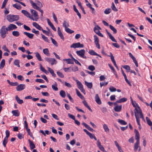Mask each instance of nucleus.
<instances>
[{"instance_id":"obj_1","label":"nucleus","mask_w":152,"mask_h":152,"mask_svg":"<svg viewBox=\"0 0 152 152\" xmlns=\"http://www.w3.org/2000/svg\"><path fill=\"white\" fill-rule=\"evenodd\" d=\"M135 110V111H134V112L136 121L137 124L140 126V118H141L144 121H145V119L142 111L140 109V107H138V109L137 108H136Z\"/></svg>"},{"instance_id":"obj_2","label":"nucleus","mask_w":152,"mask_h":152,"mask_svg":"<svg viewBox=\"0 0 152 152\" xmlns=\"http://www.w3.org/2000/svg\"><path fill=\"white\" fill-rule=\"evenodd\" d=\"M30 12L32 15H30L29 18L33 21H37L39 19V15L37 12L32 9H30Z\"/></svg>"},{"instance_id":"obj_3","label":"nucleus","mask_w":152,"mask_h":152,"mask_svg":"<svg viewBox=\"0 0 152 152\" xmlns=\"http://www.w3.org/2000/svg\"><path fill=\"white\" fill-rule=\"evenodd\" d=\"M19 19V17L18 15H9L7 16V19L10 22H12L14 21H17Z\"/></svg>"},{"instance_id":"obj_4","label":"nucleus","mask_w":152,"mask_h":152,"mask_svg":"<svg viewBox=\"0 0 152 152\" xmlns=\"http://www.w3.org/2000/svg\"><path fill=\"white\" fill-rule=\"evenodd\" d=\"M8 30L5 26H4L2 27L0 29V34L2 38H4L6 37V34L8 33Z\"/></svg>"},{"instance_id":"obj_5","label":"nucleus","mask_w":152,"mask_h":152,"mask_svg":"<svg viewBox=\"0 0 152 152\" xmlns=\"http://www.w3.org/2000/svg\"><path fill=\"white\" fill-rule=\"evenodd\" d=\"M85 51L84 49L80 50H77L76 51V53L77 55L81 58H86V57L85 56Z\"/></svg>"},{"instance_id":"obj_6","label":"nucleus","mask_w":152,"mask_h":152,"mask_svg":"<svg viewBox=\"0 0 152 152\" xmlns=\"http://www.w3.org/2000/svg\"><path fill=\"white\" fill-rule=\"evenodd\" d=\"M45 60L47 62L50 63L51 65L56 64L57 61L54 58L46 57L45 58Z\"/></svg>"},{"instance_id":"obj_7","label":"nucleus","mask_w":152,"mask_h":152,"mask_svg":"<svg viewBox=\"0 0 152 152\" xmlns=\"http://www.w3.org/2000/svg\"><path fill=\"white\" fill-rule=\"evenodd\" d=\"M30 3L31 4L33 7L34 9L39 11L41 14L43 13V10H41L39 7L37 6L36 4L34 3L31 0H30Z\"/></svg>"},{"instance_id":"obj_8","label":"nucleus","mask_w":152,"mask_h":152,"mask_svg":"<svg viewBox=\"0 0 152 152\" xmlns=\"http://www.w3.org/2000/svg\"><path fill=\"white\" fill-rule=\"evenodd\" d=\"M84 45L83 44H81L79 42L74 43L72 45L70 46L71 48H83Z\"/></svg>"},{"instance_id":"obj_9","label":"nucleus","mask_w":152,"mask_h":152,"mask_svg":"<svg viewBox=\"0 0 152 152\" xmlns=\"http://www.w3.org/2000/svg\"><path fill=\"white\" fill-rule=\"evenodd\" d=\"M94 43L96 45V47L98 48H100V45L99 44V39L97 36L94 35Z\"/></svg>"},{"instance_id":"obj_10","label":"nucleus","mask_w":152,"mask_h":152,"mask_svg":"<svg viewBox=\"0 0 152 152\" xmlns=\"http://www.w3.org/2000/svg\"><path fill=\"white\" fill-rule=\"evenodd\" d=\"M96 144L97 146L99 148L100 150L104 152H107V151L105 150L103 146L101 145V143L99 140H98L97 141Z\"/></svg>"},{"instance_id":"obj_11","label":"nucleus","mask_w":152,"mask_h":152,"mask_svg":"<svg viewBox=\"0 0 152 152\" xmlns=\"http://www.w3.org/2000/svg\"><path fill=\"white\" fill-rule=\"evenodd\" d=\"M26 87V86L25 84H20L19 85H18L16 88V90L18 91H21L24 89Z\"/></svg>"},{"instance_id":"obj_12","label":"nucleus","mask_w":152,"mask_h":152,"mask_svg":"<svg viewBox=\"0 0 152 152\" xmlns=\"http://www.w3.org/2000/svg\"><path fill=\"white\" fill-rule=\"evenodd\" d=\"M134 132L135 133V139L137 140L136 142H140V134L139 132L136 129H134Z\"/></svg>"},{"instance_id":"obj_13","label":"nucleus","mask_w":152,"mask_h":152,"mask_svg":"<svg viewBox=\"0 0 152 152\" xmlns=\"http://www.w3.org/2000/svg\"><path fill=\"white\" fill-rule=\"evenodd\" d=\"M121 72L122 73V74H123V75L124 77L125 80L126 82L129 85V86H132V85L130 83L129 81L127 79V77L126 76V74L124 73L123 70L121 68Z\"/></svg>"},{"instance_id":"obj_14","label":"nucleus","mask_w":152,"mask_h":152,"mask_svg":"<svg viewBox=\"0 0 152 152\" xmlns=\"http://www.w3.org/2000/svg\"><path fill=\"white\" fill-rule=\"evenodd\" d=\"M8 31H10L17 28L16 26L13 24H10L7 28Z\"/></svg>"},{"instance_id":"obj_15","label":"nucleus","mask_w":152,"mask_h":152,"mask_svg":"<svg viewBox=\"0 0 152 152\" xmlns=\"http://www.w3.org/2000/svg\"><path fill=\"white\" fill-rule=\"evenodd\" d=\"M57 32L58 33V34L59 36L60 37V38L63 40H64V35L61 32L60 28L59 27H58L57 28Z\"/></svg>"},{"instance_id":"obj_16","label":"nucleus","mask_w":152,"mask_h":152,"mask_svg":"<svg viewBox=\"0 0 152 152\" xmlns=\"http://www.w3.org/2000/svg\"><path fill=\"white\" fill-rule=\"evenodd\" d=\"M95 99V101L98 104H102L101 101L98 94H96Z\"/></svg>"},{"instance_id":"obj_17","label":"nucleus","mask_w":152,"mask_h":152,"mask_svg":"<svg viewBox=\"0 0 152 152\" xmlns=\"http://www.w3.org/2000/svg\"><path fill=\"white\" fill-rule=\"evenodd\" d=\"M33 25L38 30L41 31L42 30V28L37 23L34 22L32 23Z\"/></svg>"},{"instance_id":"obj_18","label":"nucleus","mask_w":152,"mask_h":152,"mask_svg":"<svg viewBox=\"0 0 152 152\" xmlns=\"http://www.w3.org/2000/svg\"><path fill=\"white\" fill-rule=\"evenodd\" d=\"M105 31L110 38L113 42H116V41L112 35L106 29Z\"/></svg>"},{"instance_id":"obj_19","label":"nucleus","mask_w":152,"mask_h":152,"mask_svg":"<svg viewBox=\"0 0 152 152\" xmlns=\"http://www.w3.org/2000/svg\"><path fill=\"white\" fill-rule=\"evenodd\" d=\"M82 124L88 130L90 131L93 132L94 131V130L91 127H90L88 124H86L84 122H83L82 123Z\"/></svg>"},{"instance_id":"obj_20","label":"nucleus","mask_w":152,"mask_h":152,"mask_svg":"<svg viewBox=\"0 0 152 152\" xmlns=\"http://www.w3.org/2000/svg\"><path fill=\"white\" fill-rule=\"evenodd\" d=\"M83 130L89 136L90 138L91 139H93V136H94V134H92L91 133L89 132L86 129H84Z\"/></svg>"},{"instance_id":"obj_21","label":"nucleus","mask_w":152,"mask_h":152,"mask_svg":"<svg viewBox=\"0 0 152 152\" xmlns=\"http://www.w3.org/2000/svg\"><path fill=\"white\" fill-rule=\"evenodd\" d=\"M21 12L27 17L29 18L30 14L27 11L25 10H22L21 11Z\"/></svg>"},{"instance_id":"obj_22","label":"nucleus","mask_w":152,"mask_h":152,"mask_svg":"<svg viewBox=\"0 0 152 152\" xmlns=\"http://www.w3.org/2000/svg\"><path fill=\"white\" fill-rule=\"evenodd\" d=\"M23 34L26 35L28 38L30 39H32L33 38L34 36V34L26 32H24Z\"/></svg>"},{"instance_id":"obj_23","label":"nucleus","mask_w":152,"mask_h":152,"mask_svg":"<svg viewBox=\"0 0 152 152\" xmlns=\"http://www.w3.org/2000/svg\"><path fill=\"white\" fill-rule=\"evenodd\" d=\"M121 109L122 106L121 105L120 106L117 105L114 108L115 111L117 112H120L121 110Z\"/></svg>"},{"instance_id":"obj_24","label":"nucleus","mask_w":152,"mask_h":152,"mask_svg":"<svg viewBox=\"0 0 152 152\" xmlns=\"http://www.w3.org/2000/svg\"><path fill=\"white\" fill-rule=\"evenodd\" d=\"M83 103L84 105H85V106L86 107H87L89 110L91 112L92 111V109H91V108L88 105L87 102H86V100H83Z\"/></svg>"},{"instance_id":"obj_25","label":"nucleus","mask_w":152,"mask_h":152,"mask_svg":"<svg viewBox=\"0 0 152 152\" xmlns=\"http://www.w3.org/2000/svg\"><path fill=\"white\" fill-rule=\"evenodd\" d=\"M43 52L47 56H50V53L48 49V48H47L43 49Z\"/></svg>"},{"instance_id":"obj_26","label":"nucleus","mask_w":152,"mask_h":152,"mask_svg":"<svg viewBox=\"0 0 152 152\" xmlns=\"http://www.w3.org/2000/svg\"><path fill=\"white\" fill-rule=\"evenodd\" d=\"M75 90L76 91V93L77 95L81 99H84V97L81 94L80 91L77 89H76Z\"/></svg>"},{"instance_id":"obj_27","label":"nucleus","mask_w":152,"mask_h":152,"mask_svg":"<svg viewBox=\"0 0 152 152\" xmlns=\"http://www.w3.org/2000/svg\"><path fill=\"white\" fill-rule=\"evenodd\" d=\"M15 99L17 102L19 104H21L23 102V101L22 99H20L19 98L17 95L15 96Z\"/></svg>"},{"instance_id":"obj_28","label":"nucleus","mask_w":152,"mask_h":152,"mask_svg":"<svg viewBox=\"0 0 152 152\" xmlns=\"http://www.w3.org/2000/svg\"><path fill=\"white\" fill-rule=\"evenodd\" d=\"M77 87L79 89L83 87V86L81 83L78 80H76Z\"/></svg>"},{"instance_id":"obj_29","label":"nucleus","mask_w":152,"mask_h":152,"mask_svg":"<svg viewBox=\"0 0 152 152\" xmlns=\"http://www.w3.org/2000/svg\"><path fill=\"white\" fill-rule=\"evenodd\" d=\"M29 143L30 144V147L31 149H33L35 147V145L33 142L30 140H29Z\"/></svg>"},{"instance_id":"obj_30","label":"nucleus","mask_w":152,"mask_h":152,"mask_svg":"<svg viewBox=\"0 0 152 152\" xmlns=\"http://www.w3.org/2000/svg\"><path fill=\"white\" fill-rule=\"evenodd\" d=\"M12 113L13 115L15 116H18L19 115V113L18 110H12Z\"/></svg>"},{"instance_id":"obj_31","label":"nucleus","mask_w":152,"mask_h":152,"mask_svg":"<svg viewBox=\"0 0 152 152\" xmlns=\"http://www.w3.org/2000/svg\"><path fill=\"white\" fill-rule=\"evenodd\" d=\"M85 85L87 86L88 88H91L92 87V83H88L86 81H85Z\"/></svg>"},{"instance_id":"obj_32","label":"nucleus","mask_w":152,"mask_h":152,"mask_svg":"<svg viewBox=\"0 0 152 152\" xmlns=\"http://www.w3.org/2000/svg\"><path fill=\"white\" fill-rule=\"evenodd\" d=\"M103 128L104 129L105 132L107 133L109 132V129L106 124H104L103 125Z\"/></svg>"},{"instance_id":"obj_33","label":"nucleus","mask_w":152,"mask_h":152,"mask_svg":"<svg viewBox=\"0 0 152 152\" xmlns=\"http://www.w3.org/2000/svg\"><path fill=\"white\" fill-rule=\"evenodd\" d=\"M48 70L53 76L54 77H56V75L54 73V71L50 67H48Z\"/></svg>"},{"instance_id":"obj_34","label":"nucleus","mask_w":152,"mask_h":152,"mask_svg":"<svg viewBox=\"0 0 152 152\" xmlns=\"http://www.w3.org/2000/svg\"><path fill=\"white\" fill-rule=\"evenodd\" d=\"M63 26L64 27L65 29L68 27L69 26L68 22L66 20H64L63 22Z\"/></svg>"},{"instance_id":"obj_35","label":"nucleus","mask_w":152,"mask_h":152,"mask_svg":"<svg viewBox=\"0 0 152 152\" xmlns=\"http://www.w3.org/2000/svg\"><path fill=\"white\" fill-rule=\"evenodd\" d=\"M5 65V60L4 59H3L1 62L0 64V69H2L4 67Z\"/></svg>"},{"instance_id":"obj_36","label":"nucleus","mask_w":152,"mask_h":152,"mask_svg":"<svg viewBox=\"0 0 152 152\" xmlns=\"http://www.w3.org/2000/svg\"><path fill=\"white\" fill-rule=\"evenodd\" d=\"M110 28L113 31L114 34H116L117 32V30L112 25H109Z\"/></svg>"},{"instance_id":"obj_37","label":"nucleus","mask_w":152,"mask_h":152,"mask_svg":"<svg viewBox=\"0 0 152 152\" xmlns=\"http://www.w3.org/2000/svg\"><path fill=\"white\" fill-rule=\"evenodd\" d=\"M12 6L16 8L18 10H20L21 8V6L18 4H13Z\"/></svg>"},{"instance_id":"obj_38","label":"nucleus","mask_w":152,"mask_h":152,"mask_svg":"<svg viewBox=\"0 0 152 152\" xmlns=\"http://www.w3.org/2000/svg\"><path fill=\"white\" fill-rule=\"evenodd\" d=\"M35 56L37 58V59L39 61H42V59L39 54L38 52H36L35 53Z\"/></svg>"},{"instance_id":"obj_39","label":"nucleus","mask_w":152,"mask_h":152,"mask_svg":"<svg viewBox=\"0 0 152 152\" xmlns=\"http://www.w3.org/2000/svg\"><path fill=\"white\" fill-rule=\"evenodd\" d=\"M19 63H20V61L19 60H18V59L15 60L14 62V64L15 65L17 66L18 67H20Z\"/></svg>"},{"instance_id":"obj_40","label":"nucleus","mask_w":152,"mask_h":152,"mask_svg":"<svg viewBox=\"0 0 152 152\" xmlns=\"http://www.w3.org/2000/svg\"><path fill=\"white\" fill-rule=\"evenodd\" d=\"M42 37L43 39L45 42H48L49 43L50 42L49 40L48 39L47 37L45 36L44 35L41 34Z\"/></svg>"},{"instance_id":"obj_41","label":"nucleus","mask_w":152,"mask_h":152,"mask_svg":"<svg viewBox=\"0 0 152 152\" xmlns=\"http://www.w3.org/2000/svg\"><path fill=\"white\" fill-rule=\"evenodd\" d=\"M64 60L66 61L67 62V64H74L73 60L70 58L65 59H64Z\"/></svg>"},{"instance_id":"obj_42","label":"nucleus","mask_w":152,"mask_h":152,"mask_svg":"<svg viewBox=\"0 0 152 152\" xmlns=\"http://www.w3.org/2000/svg\"><path fill=\"white\" fill-rule=\"evenodd\" d=\"M111 7V9L113 11L115 12H117L118 11V9L115 7L113 2L112 3V4Z\"/></svg>"},{"instance_id":"obj_43","label":"nucleus","mask_w":152,"mask_h":152,"mask_svg":"<svg viewBox=\"0 0 152 152\" xmlns=\"http://www.w3.org/2000/svg\"><path fill=\"white\" fill-rule=\"evenodd\" d=\"M127 100V99L126 98H123L120 99L119 100L117 101V102L118 103H121L123 102L126 101Z\"/></svg>"},{"instance_id":"obj_44","label":"nucleus","mask_w":152,"mask_h":152,"mask_svg":"<svg viewBox=\"0 0 152 152\" xmlns=\"http://www.w3.org/2000/svg\"><path fill=\"white\" fill-rule=\"evenodd\" d=\"M140 142H136L134 144V150L135 151H136L137 150L138 148L139 147L138 145L139 144Z\"/></svg>"},{"instance_id":"obj_45","label":"nucleus","mask_w":152,"mask_h":152,"mask_svg":"<svg viewBox=\"0 0 152 152\" xmlns=\"http://www.w3.org/2000/svg\"><path fill=\"white\" fill-rule=\"evenodd\" d=\"M146 119L147 122V123L150 126H152V122L151 121L150 119H149V118L147 117H146Z\"/></svg>"},{"instance_id":"obj_46","label":"nucleus","mask_w":152,"mask_h":152,"mask_svg":"<svg viewBox=\"0 0 152 152\" xmlns=\"http://www.w3.org/2000/svg\"><path fill=\"white\" fill-rule=\"evenodd\" d=\"M111 12V10L110 8L106 9L104 11L105 14L107 15L110 13Z\"/></svg>"},{"instance_id":"obj_47","label":"nucleus","mask_w":152,"mask_h":152,"mask_svg":"<svg viewBox=\"0 0 152 152\" xmlns=\"http://www.w3.org/2000/svg\"><path fill=\"white\" fill-rule=\"evenodd\" d=\"M65 29V31L67 33L70 34H71L74 32V31L70 29L69 28L67 27Z\"/></svg>"},{"instance_id":"obj_48","label":"nucleus","mask_w":152,"mask_h":152,"mask_svg":"<svg viewBox=\"0 0 152 152\" xmlns=\"http://www.w3.org/2000/svg\"><path fill=\"white\" fill-rule=\"evenodd\" d=\"M123 67L126 70V72H130V71L131 70L130 68V66L128 65H125L123 66Z\"/></svg>"},{"instance_id":"obj_49","label":"nucleus","mask_w":152,"mask_h":152,"mask_svg":"<svg viewBox=\"0 0 152 152\" xmlns=\"http://www.w3.org/2000/svg\"><path fill=\"white\" fill-rule=\"evenodd\" d=\"M60 95L63 98H65L66 96V94L65 91L61 90L60 92Z\"/></svg>"},{"instance_id":"obj_50","label":"nucleus","mask_w":152,"mask_h":152,"mask_svg":"<svg viewBox=\"0 0 152 152\" xmlns=\"http://www.w3.org/2000/svg\"><path fill=\"white\" fill-rule=\"evenodd\" d=\"M12 34L14 36L18 37L20 33L17 31H14L12 32Z\"/></svg>"},{"instance_id":"obj_51","label":"nucleus","mask_w":152,"mask_h":152,"mask_svg":"<svg viewBox=\"0 0 152 152\" xmlns=\"http://www.w3.org/2000/svg\"><path fill=\"white\" fill-rule=\"evenodd\" d=\"M57 85L56 83H55V84L54 85H52V87L53 90L55 91H57L58 90V89L57 88Z\"/></svg>"},{"instance_id":"obj_52","label":"nucleus","mask_w":152,"mask_h":152,"mask_svg":"<svg viewBox=\"0 0 152 152\" xmlns=\"http://www.w3.org/2000/svg\"><path fill=\"white\" fill-rule=\"evenodd\" d=\"M118 121L122 125H125L127 124V123L123 120L118 119Z\"/></svg>"},{"instance_id":"obj_53","label":"nucleus","mask_w":152,"mask_h":152,"mask_svg":"<svg viewBox=\"0 0 152 152\" xmlns=\"http://www.w3.org/2000/svg\"><path fill=\"white\" fill-rule=\"evenodd\" d=\"M89 53L92 55H97V53L92 50H90L89 52Z\"/></svg>"},{"instance_id":"obj_54","label":"nucleus","mask_w":152,"mask_h":152,"mask_svg":"<svg viewBox=\"0 0 152 152\" xmlns=\"http://www.w3.org/2000/svg\"><path fill=\"white\" fill-rule=\"evenodd\" d=\"M52 42L56 46H58V43L52 37H50Z\"/></svg>"},{"instance_id":"obj_55","label":"nucleus","mask_w":152,"mask_h":152,"mask_svg":"<svg viewBox=\"0 0 152 152\" xmlns=\"http://www.w3.org/2000/svg\"><path fill=\"white\" fill-rule=\"evenodd\" d=\"M110 58L111 60V61H112L113 63L116 62L115 60V59H114V56H113L112 53L110 52Z\"/></svg>"},{"instance_id":"obj_56","label":"nucleus","mask_w":152,"mask_h":152,"mask_svg":"<svg viewBox=\"0 0 152 152\" xmlns=\"http://www.w3.org/2000/svg\"><path fill=\"white\" fill-rule=\"evenodd\" d=\"M8 1V0H4L1 7V9H3L5 7Z\"/></svg>"},{"instance_id":"obj_57","label":"nucleus","mask_w":152,"mask_h":152,"mask_svg":"<svg viewBox=\"0 0 152 152\" xmlns=\"http://www.w3.org/2000/svg\"><path fill=\"white\" fill-rule=\"evenodd\" d=\"M7 141L8 139L4 138L3 142V144L4 147H6V145L7 142Z\"/></svg>"},{"instance_id":"obj_58","label":"nucleus","mask_w":152,"mask_h":152,"mask_svg":"<svg viewBox=\"0 0 152 152\" xmlns=\"http://www.w3.org/2000/svg\"><path fill=\"white\" fill-rule=\"evenodd\" d=\"M109 90L111 92H115L116 91V89L112 86L110 87L109 88Z\"/></svg>"},{"instance_id":"obj_59","label":"nucleus","mask_w":152,"mask_h":152,"mask_svg":"<svg viewBox=\"0 0 152 152\" xmlns=\"http://www.w3.org/2000/svg\"><path fill=\"white\" fill-rule=\"evenodd\" d=\"M26 129L27 130L28 134L30 136V137H31L32 138H33L32 135V133L31 132L30 129H28V128Z\"/></svg>"},{"instance_id":"obj_60","label":"nucleus","mask_w":152,"mask_h":152,"mask_svg":"<svg viewBox=\"0 0 152 152\" xmlns=\"http://www.w3.org/2000/svg\"><path fill=\"white\" fill-rule=\"evenodd\" d=\"M6 133V136L5 137V138L8 139V138L9 137L10 134V131L8 130H6L5 132Z\"/></svg>"},{"instance_id":"obj_61","label":"nucleus","mask_w":152,"mask_h":152,"mask_svg":"<svg viewBox=\"0 0 152 152\" xmlns=\"http://www.w3.org/2000/svg\"><path fill=\"white\" fill-rule=\"evenodd\" d=\"M31 31L32 32L35 34L37 35H39V32L38 31H36L34 28L32 29Z\"/></svg>"},{"instance_id":"obj_62","label":"nucleus","mask_w":152,"mask_h":152,"mask_svg":"<svg viewBox=\"0 0 152 152\" xmlns=\"http://www.w3.org/2000/svg\"><path fill=\"white\" fill-rule=\"evenodd\" d=\"M35 81L37 82H39V83H44V81L42 79H37Z\"/></svg>"},{"instance_id":"obj_63","label":"nucleus","mask_w":152,"mask_h":152,"mask_svg":"<svg viewBox=\"0 0 152 152\" xmlns=\"http://www.w3.org/2000/svg\"><path fill=\"white\" fill-rule=\"evenodd\" d=\"M88 69L91 71H93L95 70V68L94 66L93 65H90L89 66Z\"/></svg>"},{"instance_id":"obj_64","label":"nucleus","mask_w":152,"mask_h":152,"mask_svg":"<svg viewBox=\"0 0 152 152\" xmlns=\"http://www.w3.org/2000/svg\"><path fill=\"white\" fill-rule=\"evenodd\" d=\"M24 135L21 133H19L18 135V137L20 139H21L24 137Z\"/></svg>"}]
</instances>
